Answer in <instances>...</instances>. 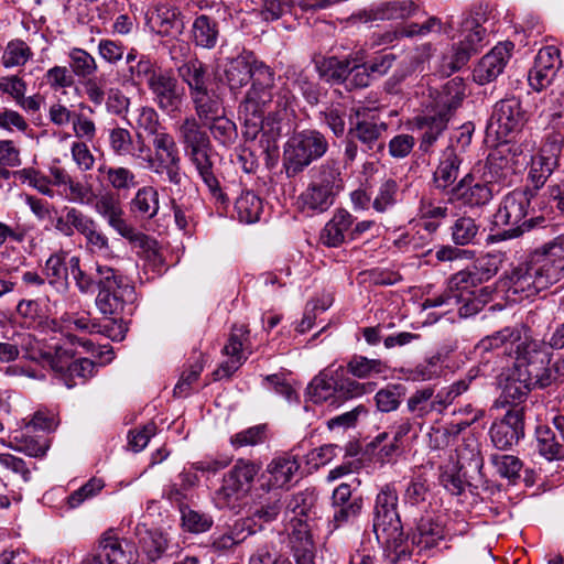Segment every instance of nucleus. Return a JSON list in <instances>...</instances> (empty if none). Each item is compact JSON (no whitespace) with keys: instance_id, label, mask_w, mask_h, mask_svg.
Listing matches in <instances>:
<instances>
[{"instance_id":"79ce46f5","label":"nucleus","mask_w":564,"mask_h":564,"mask_svg":"<svg viewBox=\"0 0 564 564\" xmlns=\"http://www.w3.org/2000/svg\"><path fill=\"white\" fill-rule=\"evenodd\" d=\"M66 256V252L63 251L51 254L43 268V274L46 281L58 291H66L68 288Z\"/></svg>"},{"instance_id":"1a4fd4ad","label":"nucleus","mask_w":564,"mask_h":564,"mask_svg":"<svg viewBox=\"0 0 564 564\" xmlns=\"http://www.w3.org/2000/svg\"><path fill=\"white\" fill-rule=\"evenodd\" d=\"M154 154L147 162L156 174H166L167 181L174 185L182 182L181 156L174 137L164 131L158 133L152 141Z\"/></svg>"},{"instance_id":"c9c22d12","label":"nucleus","mask_w":564,"mask_h":564,"mask_svg":"<svg viewBox=\"0 0 564 564\" xmlns=\"http://www.w3.org/2000/svg\"><path fill=\"white\" fill-rule=\"evenodd\" d=\"M300 469V463L294 455L283 454L271 460L267 466L270 485L275 488L288 486Z\"/></svg>"},{"instance_id":"f8f14e48","label":"nucleus","mask_w":564,"mask_h":564,"mask_svg":"<svg viewBox=\"0 0 564 564\" xmlns=\"http://www.w3.org/2000/svg\"><path fill=\"white\" fill-rule=\"evenodd\" d=\"M17 343L19 354L22 352L24 358L50 369H61L62 362L67 359V352L62 349V344L46 348L31 333H17Z\"/></svg>"},{"instance_id":"c85d7f7f","label":"nucleus","mask_w":564,"mask_h":564,"mask_svg":"<svg viewBox=\"0 0 564 564\" xmlns=\"http://www.w3.org/2000/svg\"><path fill=\"white\" fill-rule=\"evenodd\" d=\"M95 212L104 218L108 226L118 232L128 220L124 218V210L119 198L112 192H105L96 195L94 199Z\"/></svg>"},{"instance_id":"dca6fc26","label":"nucleus","mask_w":564,"mask_h":564,"mask_svg":"<svg viewBox=\"0 0 564 564\" xmlns=\"http://www.w3.org/2000/svg\"><path fill=\"white\" fill-rule=\"evenodd\" d=\"M514 45L511 42L497 44L489 53L481 57L474 68V80L486 85L495 80L505 69Z\"/></svg>"},{"instance_id":"e433bc0d","label":"nucleus","mask_w":564,"mask_h":564,"mask_svg":"<svg viewBox=\"0 0 564 564\" xmlns=\"http://www.w3.org/2000/svg\"><path fill=\"white\" fill-rule=\"evenodd\" d=\"M219 26L217 21L206 14L197 15L191 28V37L197 47L213 50L219 39Z\"/></svg>"},{"instance_id":"c756f323","label":"nucleus","mask_w":564,"mask_h":564,"mask_svg":"<svg viewBox=\"0 0 564 564\" xmlns=\"http://www.w3.org/2000/svg\"><path fill=\"white\" fill-rule=\"evenodd\" d=\"M262 62L254 61L250 63L245 57H236L230 59L225 67V78L231 93H239L250 80L254 82V69Z\"/></svg>"},{"instance_id":"5fc2aeb1","label":"nucleus","mask_w":564,"mask_h":564,"mask_svg":"<svg viewBox=\"0 0 564 564\" xmlns=\"http://www.w3.org/2000/svg\"><path fill=\"white\" fill-rule=\"evenodd\" d=\"M117 234L127 239L133 248H138L139 254L149 259L156 256V240L137 230L131 224L127 223Z\"/></svg>"},{"instance_id":"6ab92c4d","label":"nucleus","mask_w":564,"mask_h":564,"mask_svg":"<svg viewBox=\"0 0 564 564\" xmlns=\"http://www.w3.org/2000/svg\"><path fill=\"white\" fill-rule=\"evenodd\" d=\"M531 257L544 290L564 279V254L554 249L549 250L547 243H545Z\"/></svg>"},{"instance_id":"ddd939ff","label":"nucleus","mask_w":564,"mask_h":564,"mask_svg":"<svg viewBox=\"0 0 564 564\" xmlns=\"http://www.w3.org/2000/svg\"><path fill=\"white\" fill-rule=\"evenodd\" d=\"M387 130L388 124L384 121L361 119L350 127L348 135L360 142L365 153L370 156H379L386 148L382 135Z\"/></svg>"},{"instance_id":"20e7f679","label":"nucleus","mask_w":564,"mask_h":564,"mask_svg":"<svg viewBox=\"0 0 564 564\" xmlns=\"http://www.w3.org/2000/svg\"><path fill=\"white\" fill-rule=\"evenodd\" d=\"M530 206L528 194L523 191H513L501 200L494 215L497 227H507L503 232L491 236L492 241H500L520 237L533 227V219L524 220Z\"/></svg>"},{"instance_id":"338daca9","label":"nucleus","mask_w":564,"mask_h":564,"mask_svg":"<svg viewBox=\"0 0 564 564\" xmlns=\"http://www.w3.org/2000/svg\"><path fill=\"white\" fill-rule=\"evenodd\" d=\"M286 80L294 88H299L308 102L317 101V91L310 75L295 66H291L285 72Z\"/></svg>"},{"instance_id":"cd10ccee","label":"nucleus","mask_w":564,"mask_h":564,"mask_svg":"<svg viewBox=\"0 0 564 564\" xmlns=\"http://www.w3.org/2000/svg\"><path fill=\"white\" fill-rule=\"evenodd\" d=\"M308 519L296 518L292 527L291 543L296 564H315L314 543L307 523Z\"/></svg>"},{"instance_id":"7ed1b4c3","label":"nucleus","mask_w":564,"mask_h":564,"mask_svg":"<svg viewBox=\"0 0 564 564\" xmlns=\"http://www.w3.org/2000/svg\"><path fill=\"white\" fill-rule=\"evenodd\" d=\"M279 88L274 84V72L269 66L259 65L254 69V82L251 83V87L239 106V116L243 121L246 138L256 139L258 133L263 130L261 111L265 109Z\"/></svg>"},{"instance_id":"e2e57ef3","label":"nucleus","mask_w":564,"mask_h":564,"mask_svg":"<svg viewBox=\"0 0 564 564\" xmlns=\"http://www.w3.org/2000/svg\"><path fill=\"white\" fill-rule=\"evenodd\" d=\"M101 550L108 564H130L131 554L122 547V542L111 531L101 535Z\"/></svg>"},{"instance_id":"473e14b6","label":"nucleus","mask_w":564,"mask_h":564,"mask_svg":"<svg viewBox=\"0 0 564 564\" xmlns=\"http://www.w3.org/2000/svg\"><path fill=\"white\" fill-rule=\"evenodd\" d=\"M135 300L133 286H121L112 291L99 290L96 297V305L104 315L119 314L124 305Z\"/></svg>"},{"instance_id":"a211bd4d","label":"nucleus","mask_w":564,"mask_h":564,"mask_svg":"<svg viewBox=\"0 0 564 564\" xmlns=\"http://www.w3.org/2000/svg\"><path fill=\"white\" fill-rule=\"evenodd\" d=\"M249 329L246 325H234L227 345L224 347L225 355L230 359L223 362L214 372V380L229 378L247 359L242 352L246 349L245 343L248 339Z\"/></svg>"},{"instance_id":"69168bd1","label":"nucleus","mask_w":564,"mask_h":564,"mask_svg":"<svg viewBox=\"0 0 564 564\" xmlns=\"http://www.w3.org/2000/svg\"><path fill=\"white\" fill-rule=\"evenodd\" d=\"M399 196V185L395 180L387 178L378 187L377 195L373 198L372 207L378 213H384L392 208Z\"/></svg>"},{"instance_id":"f03ea898","label":"nucleus","mask_w":564,"mask_h":564,"mask_svg":"<svg viewBox=\"0 0 564 564\" xmlns=\"http://www.w3.org/2000/svg\"><path fill=\"white\" fill-rule=\"evenodd\" d=\"M399 496L392 484L383 485L377 494L373 506V533L384 547L403 553L405 535L398 512Z\"/></svg>"},{"instance_id":"9d476101","label":"nucleus","mask_w":564,"mask_h":564,"mask_svg":"<svg viewBox=\"0 0 564 564\" xmlns=\"http://www.w3.org/2000/svg\"><path fill=\"white\" fill-rule=\"evenodd\" d=\"M525 122L527 113L520 99L511 97L495 105L488 128L497 134L498 139H507L520 132Z\"/></svg>"},{"instance_id":"39448f33","label":"nucleus","mask_w":564,"mask_h":564,"mask_svg":"<svg viewBox=\"0 0 564 564\" xmlns=\"http://www.w3.org/2000/svg\"><path fill=\"white\" fill-rule=\"evenodd\" d=\"M261 466L249 459H238L223 477V484L215 492L216 506L220 509H235L248 495Z\"/></svg>"},{"instance_id":"3c124183","label":"nucleus","mask_w":564,"mask_h":564,"mask_svg":"<svg viewBox=\"0 0 564 564\" xmlns=\"http://www.w3.org/2000/svg\"><path fill=\"white\" fill-rule=\"evenodd\" d=\"M466 96V86L462 78L455 77L448 80L440 93L437 100L438 110H448L449 116L462 104Z\"/></svg>"},{"instance_id":"aec40b11","label":"nucleus","mask_w":564,"mask_h":564,"mask_svg":"<svg viewBox=\"0 0 564 564\" xmlns=\"http://www.w3.org/2000/svg\"><path fill=\"white\" fill-rule=\"evenodd\" d=\"M562 61L555 46H546L539 51L534 66L529 73L530 86L540 91L551 84Z\"/></svg>"},{"instance_id":"09e8293b","label":"nucleus","mask_w":564,"mask_h":564,"mask_svg":"<svg viewBox=\"0 0 564 564\" xmlns=\"http://www.w3.org/2000/svg\"><path fill=\"white\" fill-rule=\"evenodd\" d=\"M140 147L139 153L133 152V139L128 129L124 128H112L109 130V147L111 151L119 156L131 155L134 158H141L145 145L140 133H137Z\"/></svg>"},{"instance_id":"7c9ffc66","label":"nucleus","mask_w":564,"mask_h":564,"mask_svg":"<svg viewBox=\"0 0 564 564\" xmlns=\"http://www.w3.org/2000/svg\"><path fill=\"white\" fill-rule=\"evenodd\" d=\"M448 216L446 204L435 203V200L423 195L417 205L416 217L424 231L435 234L441 224Z\"/></svg>"},{"instance_id":"864d4df0","label":"nucleus","mask_w":564,"mask_h":564,"mask_svg":"<svg viewBox=\"0 0 564 564\" xmlns=\"http://www.w3.org/2000/svg\"><path fill=\"white\" fill-rule=\"evenodd\" d=\"M117 234L127 239L133 248H138L139 254L149 259L156 256V240L137 230L131 224L127 223Z\"/></svg>"},{"instance_id":"2eb2a0df","label":"nucleus","mask_w":564,"mask_h":564,"mask_svg":"<svg viewBox=\"0 0 564 564\" xmlns=\"http://www.w3.org/2000/svg\"><path fill=\"white\" fill-rule=\"evenodd\" d=\"M148 87L160 109L166 112L180 109L184 90L180 88L175 77L166 72H159L158 77L150 79Z\"/></svg>"},{"instance_id":"f704fd0d","label":"nucleus","mask_w":564,"mask_h":564,"mask_svg":"<svg viewBox=\"0 0 564 564\" xmlns=\"http://www.w3.org/2000/svg\"><path fill=\"white\" fill-rule=\"evenodd\" d=\"M539 352L529 350L522 351L520 345H517L516 361L508 377L534 388V379L539 370Z\"/></svg>"},{"instance_id":"8fccbe9b","label":"nucleus","mask_w":564,"mask_h":564,"mask_svg":"<svg viewBox=\"0 0 564 564\" xmlns=\"http://www.w3.org/2000/svg\"><path fill=\"white\" fill-rule=\"evenodd\" d=\"M347 371L359 379H370L384 375L388 371V366L381 359L355 355L347 362Z\"/></svg>"},{"instance_id":"f3484780","label":"nucleus","mask_w":564,"mask_h":564,"mask_svg":"<svg viewBox=\"0 0 564 564\" xmlns=\"http://www.w3.org/2000/svg\"><path fill=\"white\" fill-rule=\"evenodd\" d=\"M507 281L508 291L518 294L521 300L534 296L544 290L531 256L508 273Z\"/></svg>"},{"instance_id":"5701e85b","label":"nucleus","mask_w":564,"mask_h":564,"mask_svg":"<svg viewBox=\"0 0 564 564\" xmlns=\"http://www.w3.org/2000/svg\"><path fill=\"white\" fill-rule=\"evenodd\" d=\"M355 223L354 216L346 209H336L332 218L319 232V242L328 248H338L349 240V231Z\"/></svg>"},{"instance_id":"13d9d810","label":"nucleus","mask_w":564,"mask_h":564,"mask_svg":"<svg viewBox=\"0 0 564 564\" xmlns=\"http://www.w3.org/2000/svg\"><path fill=\"white\" fill-rule=\"evenodd\" d=\"M489 460L501 478H506L512 484L519 479L523 467L519 457L509 454H491Z\"/></svg>"},{"instance_id":"bf43d9fd","label":"nucleus","mask_w":564,"mask_h":564,"mask_svg":"<svg viewBox=\"0 0 564 564\" xmlns=\"http://www.w3.org/2000/svg\"><path fill=\"white\" fill-rule=\"evenodd\" d=\"M539 453L546 459L564 458L562 445L556 441L555 433L546 425H540L535 431Z\"/></svg>"},{"instance_id":"052dcab7","label":"nucleus","mask_w":564,"mask_h":564,"mask_svg":"<svg viewBox=\"0 0 564 564\" xmlns=\"http://www.w3.org/2000/svg\"><path fill=\"white\" fill-rule=\"evenodd\" d=\"M434 389L425 387L416 390L408 399L406 406L415 417L423 419L432 412H436V404H434Z\"/></svg>"},{"instance_id":"393cba45","label":"nucleus","mask_w":564,"mask_h":564,"mask_svg":"<svg viewBox=\"0 0 564 564\" xmlns=\"http://www.w3.org/2000/svg\"><path fill=\"white\" fill-rule=\"evenodd\" d=\"M210 149L195 150L185 153L189 162L195 166L199 177L207 186L215 200L221 205L227 204L228 198L223 193L219 182L214 174V163L210 156Z\"/></svg>"},{"instance_id":"4d7b16f0","label":"nucleus","mask_w":564,"mask_h":564,"mask_svg":"<svg viewBox=\"0 0 564 564\" xmlns=\"http://www.w3.org/2000/svg\"><path fill=\"white\" fill-rule=\"evenodd\" d=\"M68 58L72 73L79 78H90L98 69L95 57L84 48H70Z\"/></svg>"},{"instance_id":"774afa93","label":"nucleus","mask_w":564,"mask_h":564,"mask_svg":"<svg viewBox=\"0 0 564 564\" xmlns=\"http://www.w3.org/2000/svg\"><path fill=\"white\" fill-rule=\"evenodd\" d=\"M182 514V527L191 533H202L213 525V518L205 513L191 509L188 506L180 508Z\"/></svg>"},{"instance_id":"0e129e2a","label":"nucleus","mask_w":564,"mask_h":564,"mask_svg":"<svg viewBox=\"0 0 564 564\" xmlns=\"http://www.w3.org/2000/svg\"><path fill=\"white\" fill-rule=\"evenodd\" d=\"M337 380L321 372L308 384L307 393L314 403H321L336 394Z\"/></svg>"},{"instance_id":"49530a36","label":"nucleus","mask_w":564,"mask_h":564,"mask_svg":"<svg viewBox=\"0 0 564 564\" xmlns=\"http://www.w3.org/2000/svg\"><path fill=\"white\" fill-rule=\"evenodd\" d=\"M235 210L241 223L253 224L260 219L263 202L254 192L243 191L236 199Z\"/></svg>"},{"instance_id":"a878e982","label":"nucleus","mask_w":564,"mask_h":564,"mask_svg":"<svg viewBox=\"0 0 564 564\" xmlns=\"http://www.w3.org/2000/svg\"><path fill=\"white\" fill-rule=\"evenodd\" d=\"M464 28L469 32L455 48L452 62V68L454 70L460 69L474 54L478 53L484 46L486 37V30L476 23L474 19H467L464 23Z\"/></svg>"},{"instance_id":"423d86ee","label":"nucleus","mask_w":564,"mask_h":564,"mask_svg":"<svg viewBox=\"0 0 564 564\" xmlns=\"http://www.w3.org/2000/svg\"><path fill=\"white\" fill-rule=\"evenodd\" d=\"M328 150V141L317 130H304L289 139L284 147V162L293 174L302 172Z\"/></svg>"},{"instance_id":"6e6552de","label":"nucleus","mask_w":564,"mask_h":564,"mask_svg":"<svg viewBox=\"0 0 564 564\" xmlns=\"http://www.w3.org/2000/svg\"><path fill=\"white\" fill-rule=\"evenodd\" d=\"M563 145V134L551 132L544 137L538 154L531 155L528 181L534 189L543 187L547 178L558 167Z\"/></svg>"},{"instance_id":"58836bf2","label":"nucleus","mask_w":564,"mask_h":564,"mask_svg":"<svg viewBox=\"0 0 564 564\" xmlns=\"http://www.w3.org/2000/svg\"><path fill=\"white\" fill-rule=\"evenodd\" d=\"M178 133L185 153L212 148L207 132L202 129L200 123L194 117H187L183 120Z\"/></svg>"},{"instance_id":"ea45409f","label":"nucleus","mask_w":564,"mask_h":564,"mask_svg":"<svg viewBox=\"0 0 564 564\" xmlns=\"http://www.w3.org/2000/svg\"><path fill=\"white\" fill-rule=\"evenodd\" d=\"M198 120L206 124L225 113L219 95L207 89L191 97Z\"/></svg>"},{"instance_id":"680f3d73","label":"nucleus","mask_w":564,"mask_h":564,"mask_svg":"<svg viewBox=\"0 0 564 564\" xmlns=\"http://www.w3.org/2000/svg\"><path fill=\"white\" fill-rule=\"evenodd\" d=\"M505 254L501 252H489L477 259L473 272L479 283L494 278L502 265Z\"/></svg>"},{"instance_id":"72a5a7b5","label":"nucleus","mask_w":564,"mask_h":564,"mask_svg":"<svg viewBox=\"0 0 564 564\" xmlns=\"http://www.w3.org/2000/svg\"><path fill=\"white\" fill-rule=\"evenodd\" d=\"M460 163L462 160L454 144H451L443 152L441 161L433 173L435 187L442 191L447 189L458 177Z\"/></svg>"},{"instance_id":"b1692460","label":"nucleus","mask_w":564,"mask_h":564,"mask_svg":"<svg viewBox=\"0 0 564 564\" xmlns=\"http://www.w3.org/2000/svg\"><path fill=\"white\" fill-rule=\"evenodd\" d=\"M521 333L514 327H505L491 335L485 336L475 346V354L481 358H486L487 354L496 352L510 355L517 345L522 346Z\"/></svg>"},{"instance_id":"9b49d317","label":"nucleus","mask_w":564,"mask_h":564,"mask_svg":"<svg viewBox=\"0 0 564 564\" xmlns=\"http://www.w3.org/2000/svg\"><path fill=\"white\" fill-rule=\"evenodd\" d=\"M525 406H510L502 419L492 423L489 435L500 451L510 449L524 437Z\"/></svg>"},{"instance_id":"603ef678","label":"nucleus","mask_w":564,"mask_h":564,"mask_svg":"<svg viewBox=\"0 0 564 564\" xmlns=\"http://www.w3.org/2000/svg\"><path fill=\"white\" fill-rule=\"evenodd\" d=\"M449 230L454 245L463 247L476 242L479 234V225L473 217L464 215L454 220Z\"/></svg>"},{"instance_id":"a18cd8bd","label":"nucleus","mask_w":564,"mask_h":564,"mask_svg":"<svg viewBox=\"0 0 564 564\" xmlns=\"http://www.w3.org/2000/svg\"><path fill=\"white\" fill-rule=\"evenodd\" d=\"M34 53L31 46L21 39L10 40L2 52L0 63L3 68L23 67L31 61Z\"/></svg>"},{"instance_id":"4c0bfd02","label":"nucleus","mask_w":564,"mask_h":564,"mask_svg":"<svg viewBox=\"0 0 564 564\" xmlns=\"http://www.w3.org/2000/svg\"><path fill=\"white\" fill-rule=\"evenodd\" d=\"M98 173L104 175L107 185L118 194L127 195L138 186L137 174L129 167L102 164Z\"/></svg>"},{"instance_id":"c03bdc74","label":"nucleus","mask_w":564,"mask_h":564,"mask_svg":"<svg viewBox=\"0 0 564 564\" xmlns=\"http://www.w3.org/2000/svg\"><path fill=\"white\" fill-rule=\"evenodd\" d=\"M444 539V528L432 518H422L417 524L412 542L420 551L430 550Z\"/></svg>"},{"instance_id":"37998d69","label":"nucleus","mask_w":564,"mask_h":564,"mask_svg":"<svg viewBox=\"0 0 564 564\" xmlns=\"http://www.w3.org/2000/svg\"><path fill=\"white\" fill-rule=\"evenodd\" d=\"M178 76L188 86L189 96L208 89L206 84V67L197 58H193L178 66Z\"/></svg>"},{"instance_id":"bb28decb","label":"nucleus","mask_w":564,"mask_h":564,"mask_svg":"<svg viewBox=\"0 0 564 564\" xmlns=\"http://www.w3.org/2000/svg\"><path fill=\"white\" fill-rule=\"evenodd\" d=\"M449 119L451 116L448 110L438 109L415 119L416 127L422 132L420 149L423 152H429L431 150L438 137L447 128Z\"/></svg>"},{"instance_id":"0eeeda50","label":"nucleus","mask_w":564,"mask_h":564,"mask_svg":"<svg viewBox=\"0 0 564 564\" xmlns=\"http://www.w3.org/2000/svg\"><path fill=\"white\" fill-rule=\"evenodd\" d=\"M76 346H82L89 351L94 344L88 339L79 338L73 334H66L62 349L66 350L67 359L62 362L61 369H52L68 389L84 384L88 379L94 377L96 372L95 362L88 358H79L73 361L75 356L74 347Z\"/></svg>"},{"instance_id":"f257e3e1","label":"nucleus","mask_w":564,"mask_h":564,"mask_svg":"<svg viewBox=\"0 0 564 564\" xmlns=\"http://www.w3.org/2000/svg\"><path fill=\"white\" fill-rule=\"evenodd\" d=\"M343 187L338 163L327 160L311 171V181L297 197L299 209L308 216L323 214L334 205Z\"/></svg>"},{"instance_id":"de8ad7c7","label":"nucleus","mask_w":564,"mask_h":564,"mask_svg":"<svg viewBox=\"0 0 564 564\" xmlns=\"http://www.w3.org/2000/svg\"><path fill=\"white\" fill-rule=\"evenodd\" d=\"M198 481L196 473L183 470L178 475L177 481L172 482L164 489L163 496L171 502L178 505L180 508L184 507L188 499V491L197 486Z\"/></svg>"},{"instance_id":"412c9836","label":"nucleus","mask_w":564,"mask_h":564,"mask_svg":"<svg viewBox=\"0 0 564 564\" xmlns=\"http://www.w3.org/2000/svg\"><path fill=\"white\" fill-rule=\"evenodd\" d=\"M293 95L285 84L276 90L274 97L270 100L265 109L261 111L263 118V128L270 127V132L273 137L281 134V123L289 120L293 113Z\"/></svg>"},{"instance_id":"4468645a","label":"nucleus","mask_w":564,"mask_h":564,"mask_svg":"<svg viewBox=\"0 0 564 564\" xmlns=\"http://www.w3.org/2000/svg\"><path fill=\"white\" fill-rule=\"evenodd\" d=\"M54 228L64 237H73L78 232L85 238V247L99 230L97 221L75 207H64L54 223Z\"/></svg>"},{"instance_id":"6e6d98bb","label":"nucleus","mask_w":564,"mask_h":564,"mask_svg":"<svg viewBox=\"0 0 564 564\" xmlns=\"http://www.w3.org/2000/svg\"><path fill=\"white\" fill-rule=\"evenodd\" d=\"M506 150L498 147L489 153L486 161V170L489 174L488 183L503 181L513 172L514 166L506 155Z\"/></svg>"},{"instance_id":"4be33fe9","label":"nucleus","mask_w":564,"mask_h":564,"mask_svg":"<svg viewBox=\"0 0 564 564\" xmlns=\"http://www.w3.org/2000/svg\"><path fill=\"white\" fill-rule=\"evenodd\" d=\"M452 198L465 205L475 207L489 203L492 198V189L487 182H476L475 176L466 174L452 189Z\"/></svg>"},{"instance_id":"a19ab883","label":"nucleus","mask_w":564,"mask_h":564,"mask_svg":"<svg viewBox=\"0 0 564 564\" xmlns=\"http://www.w3.org/2000/svg\"><path fill=\"white\" fill-rule=\"evenodd\" d=\"M181 17L178 8L167 4L159 3L152 11L147 14L148 23L160 35L166 36L176 26Z\"/></svg>"},{"instance_id":"2f4dec72","label":"nucleus","mask_w":564,"mask_h":564,"mask_svg":"<svg viewBox=\"0 0 564 564\" xmlns=\"http://www.w3.org/2000/svg\"><path fill=\"white\" fill-rule=\"evenodd\" d=\"M130 212L141 219H153L160 210L159 191L151 185H144L137 189L129 203Z\"/></svg>"}]
</instances>
